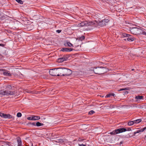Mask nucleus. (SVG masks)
Returning a JSON list of instances; mask_svg holds the SVG:
<instances>
[{
    "label": "nucleus",
    "instance_id": "72a5a7b5",
    "mask_svg": "<svg viewBox=\"0 0 146 146\" xmlns=\"http://www.w3.org/2000/svg\"><path fill=\"white\" fill-rule=\"evenodd\" d=\"M126 130H127L126 131H130L131 130V129L130 128H128L127 129H126Z\"/></svg>",
    "mask_w": 146,
    "mask_h": 146
},
{
    "label": "nucleus",
    "instance_id": "f704fd0d",
    "mask_svg": "<svg viewBox=\"0 0 146 146\" xmlns=\"http://www.w3.org/2000/svg\"><path fill=\"white\" fill-rule=\"evenodd\" d=\"M79 146H86L85 145L82 144L81 145H79Z\"/></svg>",
    "mask_w": 146,
    "mask_h": 146
},
{
    "label": "nucleus",
    "instance_id": "5701e85b",
    "mask_svg": "<svg viewBox=\"0 0 146 146\" xmlns=\"http://www.w3.org/2000/svg\"><path fill=\"white\" fill-rule=\"evenodd\" d=\"M18 3L21 4H23V1L21 0H15Z\"/></svg>",
    "mask_w": 146,
    "mask_h": 146
},
{
    "label": "nucleus",
    "instance_id": "6ab92c4d",
    "mask_svg": "<svg viewBox=\"0 0 146 146\" xmlns=\"http://www.w3.org/2000/svg\"><path fill=\"white\" fill-rule=\"evenodd\" d=\"M6 114H5L3 113H0V116L6 119Z\"/></svg>",
    "mask_w": 146,
    "mask_h": 146
},
{
    "label": "nucleus",
    "instance_id": "20e7f679",
    "mask_svg": "<svg viewBox=\"0 0 146 146\" xmlns=\"http://www.w3.org/2000/svg\"><path fill=\"white\" fill-rule=\"evenodd\" d=\"M142 30L139 28L133 27L131 29L130 31L133 34L138 35L141 34Z\"/></svg>",
    "mask_w": 146,
    "mask_h": 146
},
{
    "label": "nucleus",
    "instance_id": "9d476101",
    "mask_svg": "<svg viewBox=\"0 0 146 146\" xmlns=\"http://www.w3.org/2000/svg\"><path fill=\"white\" fill-rule=\"evenodd\" d=\"M39 116L32 115L27 117V119L29 120H36L40 119Z\"/></svg>",
    "mask_w": 146,
    "mask_h": 146
},
{
    "label": "nucleus",
    "instance_id": "9b49d317",
    "mask_svg": "<svg viewBox=\"0 0 146 146\" xmlns=\"http://www.w3.org/2000/svg\"><path fill=\"white\" fill-rule=\"evenodd\" d=\"M73 50V49L71 48H63L61 49V51L64 52H68L72 51Z\"/></svg>",
    "mask_w": 146,
    "mask_h": 146
},
{
    "label": "nucleus",
    "instance_id": "bb28decb",
    "mask_svg": "<svg viewBox=\"0 0 146 146\" xmlns=\"http://www.w3.org/2000/svg\"><path fill=\"white\" fill-rule=\"evenodd\" d=\"M17 116L18 117H21L22 116L21 113L20 112L18 113L17 114Z\"/></svg>",
    "mask_w": 146,
    "mask_h": 146
},
{
    "label": "nucleus",
    "instance_id": "1a4fd4ad",
    "mask_svg": "<svg viewBox=\"0 0 146 146\" xmlns=\"http://www.w3.org/2000/svg\"><path fill=\"white\" fill-rule=\"evenodd\" d=\"M122 36L124 37H127V40L128 41H133L135 40V38L133 37H129L131 36V35L129 34H126L125 33H123L122 34Z\"/></svg>",
    "mask_w": 146,
    "mask_h": 146
},
{
    "label": "nucleus",
    "instance_id": "c756f323",
    "mask_svg": "<svg viewBox=\"0 0 146 146\" xmlns=\"http://www.w3.org/2000/svg\"><path fill=\"white\" fill-rule=\"evenodd\" d=\"M30 124L32 125H34L35 126L36 125V124H35V123H31Z\"/></svg>",
    "mask_w": 146,
    "mask_h": 146
},
{
    "label": "nucleus",
    "instance_id": "cd10ccee",
    "mask_svg": "<svg viewBox=\"0 0 146 146\" xmlns=\"http://www.w3.org/2000/svg\"><path fill=\"white\" fill-rule=\"evenodd\" d=\"M141 34H143V35L146 36V32H145L144 30H142V32Z\"/></svg>",
    "mask_w": 146,
    "mask_h": 146
},
{
    "label": "nucleus",
    "instance_id": "a211bd4d",
    "mask_svg": "<svg viewBox=\"0 0 146 146\" xmlns=\"http://www.w3.org/2000/svg\"><path fill=\"white\" fill-rule=\"evenodd\" d=\"M134 124L138 123L141 121V119H136V120H134Z\"/></svg>",
    "mask_w": 146,
    "mask_h": 146
},
{
    "label": "nucleus",
    "instance_id": "f03ea898",
    "mask_svg": "<svg viewBox=\"0 0 146 146\" xmlns=\"http://www.w3.org/2000/svg\"><path fill=\"white\" fill-rule=\"evenodd\" d=\"M72 71L65 68H58V74L60 76H68L72 73Z\"/></svg>",
    "mask_w": 146,
    "mask_h": 146
},
{
    "label": "nucleus",
    "instance_id": "f3484780",
    "mask_svg": "<svg viewBox=\"0 0 146 146\" xmlns=\"http://www.w3.org/2000/svg\"><path fill=\"white\" fill-rule=\"evenodd\" d=\"M115 95V94L114 93L109 94H108L106 95V96H105V98H109L111 96H114Z\"/></svg>",
    "mask_w": 146,
    "mask_h": 146
},
{
    "label": "nucleus",
    "instance_id": "39448f33",
    "mask_svg": "<svg viewBox=\"0 0 146 146\" xmlns=\"http://www.w3.org/2000/svg\"><path fill=\"white\" fill-rule=\"evenodd\" d=\"M126 129L124 128H119L113 130L110 133L111 135H114L119 133H122L126 131Z\"/></svg>",
    "mask_w": 146,
    "mask_h": 146
},
{
    "label": "nucleus",
    "instance_id": "4be33fe9",
    "mask_svg": "<svg viewBox=\"0 0 146 146\" xmlns=\"http://www.w3.org/2000/svg\"><path fill=\"white\" fill-rule=\"evenodd\" d=\"M134 124V121H131L129 122L128 123V125H132Z\"/></svg>",
    "mask_w": 146,
    "mask_h": 146
},
{
    "label": "nucleus",
    "instance_id": "7ed1b4c3",
    "mask_svg": "<svg viewBox=\"0 0 146 146\" xmlns=\"http://www.w3.org/2000/svg\"><path fill=\"white\" fill-rule=\"evenodd\" d=\"M95 24V22L94 21H85L79 23V25L80 27L92 26Z\"/></svg>",
    "mask_w": 146,
    "mask_h": 146
},
{
    "label": "nucleus",
    "instance_id": "0eeeda50",
    "mask_svg": "<svg viewBox=\"0 0 146 146\" xmlns=\"http://www.w3.org/2000/svg\"><path fill=\"white\" fill-rule=\"evenodd\" d=\"M58 68H53L50 69L49 71L50 74L53 76H59L58 74Z\"/></svg>",
    "mask_w": 146,
    "mask_h": 146
},
{
    "label": "nucleus",
    "instance_id": "ddd939ff",
    "mask_svg": "<svg viewBox=\"0 0 146 146\" xmlns=\"http://www.w3.org/2000/svg\"><path fill=\"white\" fill-rule=\"evenodd\" d=\"M17 142L18 143V146H22V141L21 138L19 137L17 138Z\"/></svg>",
    "mask_w": 146,
    "mask_h": 146
},
{
    "label": "nucleus",
    "instance_id": "4c0bfd02",
    "mask_svg": "<svg viewBox=\"0 0 146 146\" xmlns=\"http://www.w3.org/2000/svg\"><path fill=\"white\" fill-rule=\"evenodd\" d=\"M22 146L19 145V146Z\"/></svg>",
    "mask_w": 146,
    "mask_h": 146
},
{
    "label": "nucleus",
    "instance_id": "393cba45",
    "mask_svg": "<svg viewBox=\"0 0 146 146\" xmlns=\"http://www.w3.org/2000/svg\"><path fill=\"white\" fill-rule=\"evenodd\" d=\"M66 44H67V45L69 47H71V46H73V44H72L70 42H67L66 43Z\"/></svg>",
    "mask_w": 146,
    "mask_h": 146
},
{
    "label": "nucleus",
    "instance_id": "6e6552de",
    "mask_svg": "<svg viewBox=\"0 0 146 146\" xmlns=\"http://www.w3.org/2000/svg\"><path fill=\"white\" fill-rule=\"evenodd\" d=\"M110 21V19H104L102 20L98 23V25L100 27L106 25L107 23Z\"/></svg>",
    "mask_w": 146,
    "mask_h": 146
},
{
    "label": "nucleus",
    "instance_id": "7c9ffc66",
    "mask_svg": "<svg viewBox=\"0 0 146 146\" xmlns=\"http://www.w3.org/2000/svg\"><path fill=\"white\" fill-rule=\"evenodd\" d=\"M56 31L58 33H60L61 32V30H56Z\"/></svg>",
    "mask_w": 146,
    "mask_h": 146
},
{
    "label": "nucleus",
    "instance_id": "423d86ee",
    "mask_svg": "<svg viewBox=\"0 0 146 146\" xmlns=\"http://www.w3.org/2000/svg\"><path fill=\"white\" fill-rule=\"evenodd\" d=\"M15 94V92L14 91L5 90L4 91H0V94L6 96L13 95Z\"/></svg>",
    "mask_w": 146,
    "mask_h": 146
},
{
    "label": "nucleus",
    "instance_id": "4468645a",
    "mask_svg": "<svg viewBox=\"0 0 146 146\" xmlns=\"http://www.w3.org/2000/svg\"><path fill=\"white\" fill-rule=\"evenodd\" d=\"M67 57L65 56L59 58L58 59V61L59 62H62L67 60Z\"/></svg>",
    "mask_w": 146,
    "mask_h": 146
},
{
    "label": "nucleus",
    "instance_id": "2eb2a0df",
    "mask_svg": "<svg viewBox=\"0 0 146 146\" xmlns=\"http://www.w3.org/2000/svg\"><path fill=\"white\" fill-rule=\"evenodd\" d=\"M8 72V71L4 72H3V74L4 75L6 76H11V74Z\"/></svg>",
    "mask_w": 146,
    "mask_h": 146
},
{
    "label": "nucleus",
    "instance_id": "473e14b6",
    "mask_svg": "<svg viewBox=\"0 0 146 146\" xmlns=\"http://www.w3.org/2000/svg\"><path fill=\"white\" fill-rule=\"evenodd\" d=\"M127 89L126 88H123V89H121L120 90V91H122V90H126Z\"/></svg>",
    "mask_w": 146,
    "mask_h": 146
},
{
    "label": "nucleus",
    "instance_id": "f8f14e48",
    "mask_svg": "<svg viewBox=\"0 0 146 146\" xmlns=\"http://www.w3.org/2000/svg\"><path fill=\"white\" fill-rule=\"evenodd\" d=\"M146 129V127L143 128L141 129H140L134 132V134L135 135L136 133H139L140 132H143Z\"/></svg>",
    "mask_w": 146,
    "mask_h": 146
},
{
    "label": "nucleus",
    "instance_id": "e433bc0d",
    "mask_svg": "<svg viewBox=\"0 0 146 146\" xmlns=\"http://www.w3.org/2000/svg\"><path fill=\"white\" fill-rule=\"evenodd\" d=\"M32 146H33V144H32Z\"/></svg>",
    "mask_w": 146,
    "mask_h": 146
},
{
    "label": "nucleus",
    "instance_id": "b1692460",
    "mask_svg": "<svg viewBox=\"0 0 146 146\" xmlns=\"http://www.w3.org/2000/svg\"><path fill=\"white\" fill-rule=\"evenodd\" d=\"M12 88V86L10 85H8L6 86V88L7 90H11Z\"/></svg>",
    "mask_w": 146,
    "mask_h": 146
},
{
    "label": "nucleus",
    "instance_id": "2f4dec72",
    "mask_svg": "<svg viewBox=\"0 0 146 146\" xmlns=\"http://www.w3.org/2000/svg\"><path fill=\"white\" fill-rule=\"evenodd\" d=\"M0 46H2V47H4V45L3 44H0Z\"/></svg>",
    "mask_w": 146,
    "mask_h": 146
},
{
    "label": "nucleus",
    "instance_id": "aec40b11",
    "mask_svg": "<svg viewBox=\"0 0 146 146\" xmlns=\"http://www.w3.org/2000/svg\"><path fill=\"white\" fill-rule=\"evenodd\" d=\"M43 125V123H41L39 122H38L36 123V125L38 127L42 126Z\"/></svg>",
    "mask_w": 146,
    "mask_h": 146
},
{
    "label": "nucleus",
    "instance_id": "a878e982",
    "mask_svg": "<svg viewBox=\"0 0 146 146\" xmlns=\"http://www.w3.org/2000/svg\"><path fill=\"white\" fill-rule=\"evenodd\" d=\"M95 113V112L93 110L90 111L88 113L89 115H91L94 114Z\"/></svg>",
    "mask_w": 146,
    "mask_h": 146
},
{
    "label": "nucleus",
    "instance_id": "c85d7f7f",
    "mask_svg": "<svg viewBox=\"0 0 146 146\" xmlns=\"http://www.w3.org/2000/svg\"><path fill=\"white\" fill-rule=\"evenodd\" d=\"M85 39V37L84 36H81L80 38V40H84Z\"/></svg>",
    "mask_w": 146,
    "mask_h": 146
},
{
    "label": "nucleus",
    "instance_id": "c9c22d12",
    "mask_svg": "<svg viewBox=\"0 0 146 146\" xmlns=\"http://www.w3.org/2000/svg\"><path fill=\"white\" fill-rule=\"evenodd\" d=\"M132 70H134V69H132Z\"/></svg>",
    "mask_w": 146,
    "mask_h": 146
},
{
    "label": "nucleus",
    "instance_id": "dca6fc26",
    "mask_svg": "<svg viewBox=\"0 0 146 146\" xmlns=\"http://www.w3.org/2000/svg\"><path fill=\"white\" fill-rule=\"evenodd\" d=\"M143 98V96H136L135 97V99H136L137 101H139Z\"/></svg>",
    "mask_w": 146,
    "mask_h": 146
},
{
    "label": "nucleus",
    "instance_id": "f257e3e1",
    "mask_svg": "<svg viewBox=\"0 0 146 146\" xmlns=\"http://www.w3.org/2000/svg\"><path fill=\"white\" fill-rule=\"evenodd\" d=\"M90 70L94 73L99 75L104 74L108 71L107 68L102 66L91 67Z\"/></svg>",
    "mask_w": 146,
    "mask_h": 146
},
{
    "label": "nucleus",
    "instance_id": "412c9836",
    "mask_svg": "<svg viewBox=\"0 0 146 146\" xmlns=\"http://www.w3.org/2000/svg\"><path fill=\"white\" fill-rule=\"evenodd\" d=\"M6 119L7 118H9V119H11L13 117L10 114H6Z\"/></svg>",
    "mask_w": 146,
    "mask_h": 146
}]
</instances>
